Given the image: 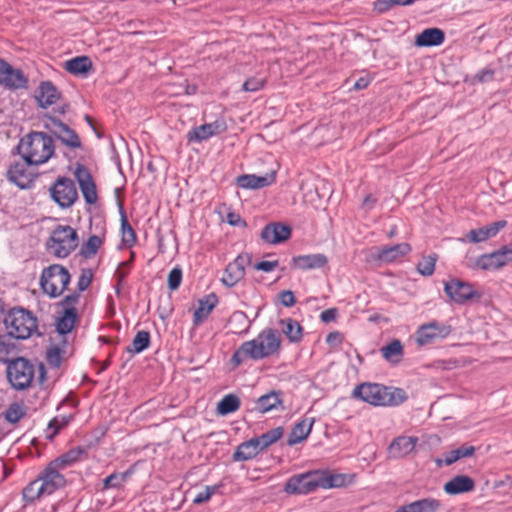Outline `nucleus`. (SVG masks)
<instances>
[{"label": "nucleus", "mask_w": 512, "mask_h": 512, "mask_svg": "<svg viewBox=\"0 0 512 512\" xmlns=\"http://www.w3.org/2000/svg\"><path fill=\"white\" fill-rule=\"evenodd\" d=\"M417 442V437L399 436L389 445V453L393 458L404 457L414 450Z\"/></svg>", "instance_id": "27"}, {"label": "nucleus", "mask_w": 512, "mask_h": 512, "mask_svg": "<svg viewBox=\"0 0 512 512\" xmlns=\"http://www.w3.org/2000/svg\"><path fill=\"white\" fill-rule=\"evenodd\" d=\"M65 69L73 75H83L92 69V61L88 56H77L66 61Z\"/></svg>", "instance_id": "38"}, {"label": "nucleus", "mask_w": 512, "mask_h": 512, "mask_svg": "<svg viewBox=\"0 0 512 512\" xmlns=\"http://www.w3.org/2000/svg\"><path fill=\"white\" fill-rule=\"evenodd\" d=\"M61 94L51 81L41 82L36 99L41 108H47L56 103Z\"/></svg>", "instance_id": "30"}, {"label": "nucleus", "mask_w": 512, "mask_h": 512, "mask_svg": "<svg viewBox=\"0 0 512 512\" xmlns=\"http://www.w3.org/2000/svg\"><path fill=\"white\" fill-rule=\"evenodd\" d=\"M445 41V33L440 28H427L416 36L415 45L417 47L439 46Z\"/></svg>", "instance_id": "28"}, {"label": "nucleus", "mask_w": 512, "mask_h": 512, "mask_svg": "<svg viewBox=\"0 0 512 512\" xmlns=\"http://www.w3.org/2000/svg\"><path fill=\"white\" fill-rule=\"evenodd\" d=\"M84 456H87V450L86 448L79 446L68 450L51 462L54 464V466H57L62 470L77 463Z\"/></svg>", "instance_id": "33"}, {"label": "nucleus", "mask_w": 512, "mask_h": 512, "mask_svg": "<svg viewBox=\"0 0 512 512\" xmlns=\"http://www.w3.org/2000/svg\"><path fill=\"white\" fill-rule=\"evenodd\" d=\"M66 344L67 341L63 339L60 344L52 345L47 349L46 360L52 368H60L66 354Z\"/></svg>", "instance_id": "40"}, {"label": "nucleus", "mask_w": 512, "mask_h": 512, "mask_svg": "<svg viewBox=\"0 0 512 512\" xmlns=\"http://www.w3.org/2000/svg\"><path fill=\"white\" fill-rule=\"evenodd\" d=\"M319 470L296 474L287 479L284 492L289 495H306L320 487Z\"/></svg>", "instance_id": "10"}, {"label": "nucleus", "mask_w": 512, "mask_h": 512, "mask_svg": "<svg viewBox=\"0 0 512 512\" xmlns=\"http://www.w3.org/2000/svg\"><path fill=\"white\" fill-rule=\"evenodd\" d=\"M77 231L69 225H57L46 242L47 249L57 258L68 257L78 246Z\"/></svg>", "instance_id": "5"}, {"label": "nucleus", "mask_w": 512, "mask_h": 512, "mask_svg": "<svg viewBox=\"0 0 512 512\" xmlns=\"http://www.w3.org/2000/svg\"><path fill=\"white\" fill-rule=\"evenodd\" d=\"M279 265V261L278 260H273V261H266V260H263V261H259L257 262L255 265H254V268L256 270H259V271H263V272H271L273 271L276 267H278Z\"/></svg>", "instance_id": "63"}, {"label": "nucleus", "mask_w": 512, "mask_h": 512, "mask_svg": "<svg viewBox=\"0 0 512 512\" xmlns=\"http://www.w3.org/2000/svg\"><path fill=\"white\" fill-rule=\"evenodd\" d=\"M182 269L180 266H175L168 274L167 286L171 291L177 290L182 282Z\"/></svg>", "instance_id": "52"}, {"label": "nucleus", "mask_w": 512, "mask_h": 512, "mask_svg": "<svg viewBox=\"0 0 512 512\" xmlns=\"http://www.w3.org/2000/svg\"><path fill=\"white\" fill-rule=\"evenodd\" d=\"M411 251L410 244L403 242L395 245H384L378 248L377 259L381 262L390 263Z\"/></svg>", "instance_id": "24"}, {"label": "nucleus", "mask_w": 512, "mask_h": 512, "mask_svg": "<svg viewBox=\"0 0 512 512\" xmlns=\"http://www.w3.org/2000/svg\"><path fill=\"white\" fill-rule=\"evenodd\" d=\"M451 327L437 321L421 325L416 332V341L420 346L430 344L436 338H446Z\"/></svg>", "instance_id": "17"}, {"label": "nucleus", "mask_w": 512, "mask_h": 512, "mask_svg": "<svg viewBox=\"0 0 512 512\" xmlns=\"http://www.w3.org/2000/svg\"><path fill=\"white\" fill-rule=\"evenodd\" d=\"M494 74H495L494 69L486 67V68L478 71L474 75L473 80H474V82H478V83L490 82L493 80Z\"/></svg>", "instance_id": "56"}, {"label": "nucleus", "mask_w": 512, "mask_h": 512, "mask_svg": "<svg viewBox=\"0 0 512 512\" xmlns=\"http://www.w3.org/2000/svg\"><path fill=\"white\" fill-rule=\"evenodd\" d=\"M103 244V240L97 235H91L88 240L82 244L80 255L89 259L97 254L99 248Z\"/></svg>", "instance_id": "49"}, {"label": "nucleus", "mask_w": 512, "mask_h": 512, "mask_svg": "<svg viewBox=\"0 0 512 512\" xmlns=\"http://www.w3.org/2000/svg\"><path fill=\"white\" fill-rule=\"evenodd\" d=\"M7 364V378L11 386L16 390L30 387L35 376L33 363L24 357H18Z\"/></svg>", "instance_id": "7"}, {"label": "nucleus", "mask_w": 512, "mask_h": 512, "mask_svg": "<svg viewBox=\"0 0 512 512\" xmlns=\"http://www.w3.org/2000/svg\"><path fill=\"white\" fill-rule=\"evenodd\" d=\"M23 499L26 503H33L40 497L47 495L44 489L41 488L40 480L35 479L31 481L22 491Z\"/></svg>", "instance_id": "46"}, {"label": "nucleus", "mask_w": 512, "mask_h": 512, "mask_svg": "<svg viewBox=\"0 0 512 512\" xmlns=\"http://www.w3.org/2000/svg\"><path fill=\"white\" fill-rule=\"evenodd\" d=\"M380 352L385 360L398 364L403 358V345L399 339H393L389 344L381 347Z\"/></svg>", "instance_id": "37"}, {"label": "nucleus", "mask_w": 512, "mask_h": 512, "mask_svg": "<svg viewBox=\"0 0 512 512\" xmlns=\"http://www.w3.org/2000/svg\"><path fill=\"white\" fill-rule=\"evenodd\" d=\"M118 209L121 222L122 242L126 247L130 248L136 243V233L127 219L123 201H118Z\"/></svg>", "instance_id": "34"}, {"label": "nucleus", "mask_w": 512, "mask_h": 512, "mask_svg": "<svg viewBox=\"0 0 512 512\" xmlns=\"http://www.w3.org/2000/svg\"><path fill=\"white\" fill-rule=\"evenodd\" d=\"M328 263V258L322 253L294 256L291 267L303 271L319 269Z\"/></svg>", "instance_id": "21"}, {"label": "nucleus", "mask_w": 512, "mask_h": 512, "mask_svg": "<svg viewBox=\"0 0 512 512\" xmlns=\"http://www.w3.org/2000/svg\"><path fill=\"white\" fill-rule=\"evenodd\" d=\"M283 334L291 343H299L303 337V328L300 323L292 318H285L279 321Z\"/></svg>", "instance_id": "35"}, {"label": "nucleus", "mask_w": 512, "mask_h": 512, "mask_svg": "<svg viewBox=\"0 0 512 512\" xmlns=\"http://www.w3.org/2000/svg\"><path fill=\"white\" fill-rule=\"evenodd\" d=\"M80 299L79 292H72L68 295H66L59 303L58 305L64 309L68 308H76L75 305L78 303Z\"/></svg>", "instance_id": "58"}, {"label": "nucleus", "mask_w": 512, "mask_h": 512, "mask_svg": "<svg viewBox=\"0 0 512 512\" xmlns=\"http://www.w3.org/2000/svg\"><path fill=\"white\" fill-rule=\"evenodd\" d=\"M71 281L69 271L60 264H52L44 268L40 275V287L50 298L60 296Z\"/></svg>", "instance_id": "6"}, {"label": "nucleus", "mask_w": 512, "mask_h": 512, "mask_svg": "<svg viewBox=\"0 0 512 512\" xmlns=\"http://www.w3.org/2000/svg\"><path fill=\"white\" fill-rule=\"evenodd\" d=\"M26 415L23 404L14 402L8 406L4 413L5 420L10 424L18 423Z\"/></svg>", "instance_id": "50"}, {"label": "nucleus", "mask_w": 512, "mask_h": 512, "mask_svg": "<svg viewBox=\"0 0 512 512\" xmlns=\"http://www.w3.org/2000/svg\"><path fill=\"white\" fill-rule=\"evenodd\" d=\"M229 323L237 329L234 332L238 334L247 333L250 327L248 316L243 311H234L229 318Z\"/></svg>", "instance_id": "48"}, {"label": "nucleus", "mask_w": 512, "mask_h": 512, "mask_svg": "<svg viewBox=\"0 0 512 512\" xmlns=\"http://www.w3.org/2000/svg\"><path fill=\"white\" fill-rule=\"evenodd\" d=\"M444 292L451 301L458 305L478 302L483 296V293L476 290L473 284L458 278H451L444 282Z\"/></svg>", "instance_id": "9"}, {"label": "nucleus", "mask_w": 512, "mask_h": 512, "mask_svg": "<svg viewBox=\"0 0 512 512\" xmlns=\"http://www.w3.org/2000/svg\"><path fill=\"white\" fill-rule=\"evenodd\" d=\"M213 137L212 132L207 127V124L193 127L186 134V139L189 143H200Z\"/></svg>", "instance_id": "47"}, {"label": "nucleus", "mask_w": 512, "mask_h": 512, "mask_svg": "<svg viewBox=\"0 0 512 512\" xmlns=\"http://www.w3.org/2000/svg\"><path fill=\"white\" fill-rule=\"evenodd\" d=\"M284 435V428L282 426H278L273 428L258 437H254L258 441V446L262 451L270 447L272 444L276 443L280 440Z\"/></svg>", "instance_id": "41"}, {"label": "nucleus", "mask_w": 512, "mask_h": 512, "mask_svg": "<svg viewBox=\"0 0 512 512\" xmlns=\"http://www.w3.org/2000/svg\"><path fill=\"white\" fill-rule=\"evenodd\" d=\"M150 333L145 330L138 331L133 338L132 344L126 347V352L134 355L139 354L150 346Z\"/></svg>", "instance_id": "42"}, {"label": "nucleus", "mask_w": 512, "mask_h": 512, "mask_svg": "<svg viewBox=\"0 0 512 512\" xmlns=\"http://www.w3.org/2000/svg\"><path fill=\"white\" fill-rule=\"evenodd\" d=\"M207 124V127L210 129V131L212 132V135L215 136V135H219L223 132H225L227 130V124L224 120H215L214 122H211V123H206Z\"/></svg>", "instance_id": "62"}, {"label": "nucleus", "mask_w": 512, "mask_h": 512, "mask_svg": "<svg viewBox=\"0 0 512 512\" xmlns=\"http://www.w3.org/2000/svg\"><path fill=\"white\" fill-rule=\"evenodd\" d=\"M218 303V298L215 293H211L202 299H199V307L194 311L193 324L198 326L201 324L212 312Z\"/></svg>", "instance_id": "32"}, {"label": "nucleus", "mask_w": 512, "mask_h": 512, "mask_svg": "<svg viewBox=\"0 0 512 512\" xmlns=\"http://www.w3.org/2000/svg\"><path fill=\"white\" fill-rule=\"evenodd\" d=\"M281 335L277 329L266 328L255 339L243 342L233 353L230 362L234 367L240 366L246 360L254 361L279 354Z\"/></svg>", "instance_id": "1"}, {"label": "nucleus", "mask_w": 512, "mask_h": 512, "mask_svg": "<svg viewBox=\"0 0 512 512\" xmlns=\"http://www.w3.org/2000/svg\"><path fill=\"white\" fill-rule=\"evenodd\" d=\"M437 261V254H430L424 256L417 264L418 272L423 276H431L435 270V263Z\"/></svg>", "instance_id": "51"}, {"label": "nucleus", "mask_w": 512, "mask_h": 512, "mask_svg": "<svg viewBox=\"0 0 512 512\" xmlns=\"http://www.w3.org/2000/svg\"><path fill=\"white\" fill-rule=\"evenodd\" d=\"M0 84L9 89H24L28 85V78L20 69L0 59Z\"/></svg>", "instance_id": "15"}, {"label": "nucleus", "mask_w": 512, "mask_h": 512, "mask_svg": "<svg viewBox=\"0 0 512 512\" xmlns=\"http://www.w3.org/2000/svg\"><path fill=\"white\" fill-rule=\"evenodd\" d=\"M291 226L282 222H271L264 226L260 237L267 244H280L291 237Z\"/></svg>", "instance_id": "19"}, {"label": "nucleus", "mask_w": 512, "mask_h": 512, "mask_svg": "<svg viewBox=\"0 0 512 512\" xmlns=\"http://www.w3.org/2000/svg\"><path fill=\"white\" fill-rule=\"evenodd\" d=\"M314 422V418H303L296 422L288 435L287 445L295 446L304 441L311 433Z\"/></svg>", "instance_id": "23"}, {"label": "nucleus", "mask_w": 512, "mask_h": 512, "mask_svg": "<svg viewBox=\"0 0 512 512\" xmlns=\"http://www.w3.org/2000/svg\"><path fill=\"white\" fill-rule=\"evenodd\" d=\"M506 226V220L495 221L478 229L470 230L467 237L473 243L483 242L489 238L496 236L499 233V231L505 228Z\"/></svg>", "instance_id": "22"}, {"label": "nucleus", "mask_w": 512, "mask_h": 512, "mask_svg": "<svg viewBox=\"0 0 512 512\" xmlns=\"http://www.w3.org/2000/svg\"><path fill=\"white\" fill-rule=\"evenodd\" d=\"M34 166L32 163L22 159L12 163L7 170L8 180L14 183L20 189L31 188L34 182L32 173L29 172V167Z\"/></svg>", "instance_id": "14"}, {"label": "nucleus", "mask_w": 512, "mask_h": 512, "mask_svg": "<svg viewBox=\"0 0 512 512\" xmlns=\"http://www.w3.org/2000/svg\"><path fill=\"white\" fill-rule=\"evenodd\" d=\"M475 451L474 446L464 444L457 449L443 453V458H436L435 463L438 467H442L443 465L450 466L462 458L471 457L474 455Z\"/></svg>", "instance_id": "29"}, {"label": "nucleus", "mask_w": 512, "mask_h": 512, "mask_svg": "<svg viewBox=\"0 0 512 512\" xmlns=\"http://www.w3.org/2000/svg\"><path fill=\"white\" fill-rule=\"evenodd\" d=\"M240 399L235 394L225 395L217 404V413L226 416L237 411L240 407Z\"/></svg>", "instance_id": "44"}, {"label": "nucleus", "mask_w": 512, "mask_h": 512, "mask_svg": "<svg viewBox=\"0 0 512 512\" xmlns=\"http://www.w3.org/2000/svg\"><path fill=\"white\" fill-rule=\"evenodd\" d=\"M440 506V501L434 498H423L407 504L409 512H436Z\"/></svg>", "instance_id": "43"}, {"label": "nucleus", "mask_w": 512, "mask_h": 512, "mask_svg": "<svg viewBox=\"0 0 512 512\" xmlns=\"http://www.w3.org/2000/svg\"><path fill=\"white\" fill-rule=\"evenodd\" d=\"M72 419V414L61 416V422H59L58 418L55 417L49 422V428H54V433L56 434L61 428L65 427Z\"/></svg>", "instance_id": "60"}, {"label": "nucleus", "mask_w": 512, "mask_h": 512, "mask_svg": "<svg viewBox=\"0 0 512 512\" xmlns=\"http://www.w3.org/2000/svg\"><path fill=\"white\" fill-rule=\"evenodd\" d=\"M343 340H344V336L339 331L330 332L326 336V343L333 348L339 347L341 345V343L343 342Z\"/></svg>", "instance_id": "61"}, {"label": "nucleus", "mask_w": 512, "mask_h": 512, "mask_svg": "<svg viewBox=\"0 0 512 512\" xmlns=\"http://www.w3.org/2000/svg\"><path fill=\"white\" fill-rule=\"evenodd\" d=\"M276 181V172L272 171L263 176L243 174L237 177L236 183L243 189H261L272 185Z\"/></svg>", "instance_id": "20"}, {"label": "nucleus", "mask_w": 512, "mask_h": 512, "mask_svg": "<svg viewBox=\"0 0 512 512\" xmlns=\"http://www.w3.org/2000/svg\"><path fill=\"white\" fill-rule=\"evenodd\" d=\"M42 122L52 138H57L70 149L82 148V142L77 132L55 116L45 115Z\"/></svg>", "instance_id": "8"}, {"label": "nucleus", "mask_w": 512, "mask_h": 512, "mask_svg": "<svg viewBox=\"0 0 512 512\" xmlns=\"http://www.w3.org/2000/svg\"><path fill=\"white\" fill-rule=\"evenodd\" d=\"M60 470L59 467L49 462L45 469L39 474L38 480H40L41 488L44 489L47 495H51L56 490L66 485V479L64 475L60 473Z\"/></svg>", "instance_id": "16"}, {"label": "nucleus", "mask_w": 512, "mask_h": 512, "mask_svg": "<svg viewBox=\"0 0 512 512\" xmlns=\"http://www.w3.org/2000/svg\"><path fill=\"white\" fill-rule=\"evenodd\" d=\"M319 474L321 488H340L346 485V474H334L326 470H319Z\"/></svg>", "instance_id": "39"}, {"label": "nucleus", "mask_w": 512, "mask_h": 512, "mask_svg": "<svg viewBox=\"0 0 512 512\" xmlns=\"http://www.w3.org/2000/svg\"><path fill=\"white\" fill-rule=\"evenodd\" d=\"M4 323L15 339L25 340L34 334L42 336V333L38 332L37 317L28 309L12 308L5 317Z\"/></svg>", "instance_id": "4"}, {"label": "nucleus", "mask_w": 512, "mask_h": 512, "mask_svg": "<svg viewBox=\"0 0 512 512\" xmlns=\"http://www.w3.org/2000/svg\"><path fill=\"white\" fill-rule=\"evenodd\" d=\"M475 488L474 480L467 475H456L444 484L443 490L448 495H458L472 491Z\"/></svg>", "instance_id": "26"}, {"label": "nucleus", "mask_w": 512, "mask_h": 512, "mask_svg": "<svg viewBox=\"0 0 512 512\" xmlns=\"http://www.w3.org/2000/svg\"><path fill=\"white\" fill-rule=\"evenodd\" d=\"M122 485V482L119 480L118 472H114L103 480L102 490L119 489Z\"/></svg>", "instance_id": "57"}, {"label": "nucleus", "mask_w": 512, "mask_h": 512, "mask_svg": "<svg viewBox=\"0 0 512 512\" xmlns=\"http://www.w3.org/2000/svg\"><path fill=\"white\" fill-rule=\"evenodd\" d=\"M280 303L285 307H292L296 304L297 300L291 290H283L279 293Z\"/></svg>", "instance_id": "59"}, {"label": "nucleus", "mask_w": 512, "mask_h": 512, "mask_svg": "<svg viewBox=\"0 0 512 512\" xmlns=\"http://www.w3.org/2000/svg\"><path fill=\"white\" fill-rule=\"evenodd\" d=\"M49 192L53 201L62 209L70 208L78 199L74 181L65 176L58 177Z\"/></svg>", "instance_id": "11"}, {"label": "nucleus", "mask_w": 512, "mask_h": 512, "mask_svg": "<svg viewBox=\"0 0 512 512\" xmlns=\"http://www.w3.org/2000/svg\"><path fill=\"white\" fill-rule=\"evenodd\" d=\"M13 339H15V337L10 332L0 334V361L3 363L10 362L9 356L16 349Z\"/></svg>", "instance_id": "45"}, {"label": "nucleus", "mask_w": 512, "mask_h": 512, "mask_svg": "<svg viewBox=\"0 0 512 512\" xmlns=\"http://www.w3.org/2000/svg\"><path fill=\"white\" fill-rule=\"evenodd\" d=\"M352 397L373 406H398L408 398L401 388L370 382L357 385L352 391Z\"/></svg>", "instance_id": "3"}, {"label": "nucleus", "mask_w": 512, "mask_h": 512, "mask_svg": "<svg viewBox=\"0 0 512 512\" xmlns=\"http://www.w3.org/2000/svg\"><path fill=\"white\" fill-rule=\"evenodd\" d=\"M78 318L79 315L77 308H68L62 310L59 313V316L56 318V332L59 335L65 337L73 330L78 321Z\"/></svg>", "instance_id": "25"}, {"label": "nucleus", "mask_w": 512, "mask_h": 512, "mask_svg": "<svg viewBox=\"0 0 512 512\" xmlns=\"http://www.w3.org/2000/svg\"><path fill=\"white\" fill-rule=\"evenodd\" d=\"M219 490L218 485L206 486L203 491H200L195 498L193 499V503L196 505H201L210 500V498Z\"/></svg>", "instance_id": "53"}, {"label": "nucleus", "mask_w": 512, "mask_h": 512, "mask_svg": "<svg viewBox=\"0 0 512 512\" xmlns=\"http://www.w3.org/2000/svg\"><path fill=\"white\" fill-rule=\"evenodd\" d=\"M502 260L505 261V265L512 261V243L504 245L498 249Z\"/></svg>", "instance_id": "64"}, {"label": "nucleus", "mask_w": 512, "mask_h": 512, "mask_svg": "<svg viewBox=\"0 0 512 512\" xmlns=\"http://www.w3.org/2000/svg\"><path fill=\"white\" fill-rule=\"evenodd\" d=\"M74 176L79 184L81 193L88 205L95 204L98 200L96 184L89 169L83 164L76 165Z\"/></svg>", "instance_id": "12"}, {"label": "nucleus", "mask_w": 512, "mask_h": 512, "mask_svg": "<svg viewBox=\"0 0 512 512\" xmlns=\"http://www.w3.org/2000/svg\"><path fill=\"white\" fill-rule=\"evenodd\" d=\"M260 452L261 450L258 446V441L253 437L239 444L234 451L232 458L235 462L248 461L255 458Z\"/></svg>", "instance_id": "31"}, {"label": "nucleus", "mask_w": 512, "mask_h": 512, "mask_svg": "<svg viewBox=\"0 0 512 512\" xmlns=\"http://www.w3.org/2000/svg\"><path fill=\"white\" fill-rule=\"evenodd\" d=\"M251 263L249 254H239L232 262H230L221 279L222 283L227 287L235 286L245 276V267Z\"/></svg>", "instance_id": "13"}, {"label": "nucleus", "mask_w": 512, "mask_h": 512, "mask_svg": "<svg viewBox=\"0 0 512 512\" xmlns=\"http://www.w3.org/2000/svg\"><path fill=\"white\" fill-rule=\"evenodd\" d=\"M284 393L281 390H271L268 393L258 397L253 401V407L250 408L251 412L260 414L268 413L272 410H284Z\"/></svg>", "instance_id": "18"}, {"label": "nucleus", "mask_w": 512, "mask_h": 512, "mask_svg": "<svg viewBox=\"0 0 512 512\" xmlns=\"http://www.w3.org/2000/svg\"><path fill=\"white\" fill-rule=\"evenodd\" d=\"M265 80L258 77H250L243 83V90L247 92H256L263 88Z\"/></svg>", "instance_id": "55"}, {"label": "nucleus", "mask_w": 512, "mask_h": 512, "mask_svg": "<svg viewBox=\"0 0 512 512\" xmlns=\"http://www.w3.org/2000/svg\"><path fill=\"white\" fill-rule=\"evenodd\" d=\"M16 150L22 159L39 166L54 156V139L46 132L32 131L20 139Z\"/></svg>", "instance_id": "2"}, {"label": "nucleus", "mask_w": 512, "mask_h": 512, "mask_svg": "<svg viewBox=\"0 0 512 512\" xmlns=\"http://www.w3.org/2000/svg\"><path fill=\"white\" fill-rule=\"evenodd\" d=\"M93 280V272L91 269H82L77 283L79 292H83L91 285Z\"/></svg>", "instance_id": "54"}, {"label": "nucleus", "mask_w": 512, "mask_h": 512, "mask_svg": "<svg viewBox=\"0 0 512 512\" xmlns=\"http://www.w3.org/2000/svg\"><path fill=\"white\" fill-rule=\"evenodd\" d=\"M503 266H505V261L502 260L501 255L498 250H496L492 253L480 255L476 259L474 267L482 270H497Z\"/></svg>", "instance_id": "36"}]
</instances>
